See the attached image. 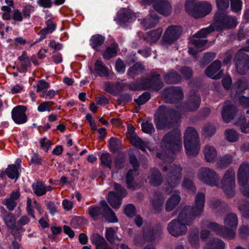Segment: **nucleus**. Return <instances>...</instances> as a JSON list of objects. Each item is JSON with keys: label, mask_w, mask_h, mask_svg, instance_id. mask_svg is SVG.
I'll return each mask as SVG.
<instances>
[{"label": "nucleus", "mask_w": 249, "mask_h": 249, "mask_svg": "<svg viewBox=\"0 0 249 249\" xmlns=\"http://www.w3.org/2000/svg\"><path fill=\"white\" fill-rule=\"evenodd\" d=\"M182 141L179 129L177 128L165 135L161 142V152H158L157 156L163 161V171L169 172L167 175L168 187L166 192L171 193L172 189L179 182L182 178V168L179 165L172 164L174 158L169 156L170 153L176 154L182 149Z\"/></svg>", "instance_id": "1"}, {"label": "nucleus", "mask_w": 249, "mask_h": 249, "mask_svg": "<svg viewBox=\"0 0 249 249\" xmlns=\"http://www.w3.org/2000/svg\"><path fill=\"white\" fill-rule=\"evenodd\" d=\"M216 1L218 12L215 15L213 24L201 29L190 38V45L188 49L190 54L195 56L197 53L205 49L207 40L204 38L210 33L215 30L219 31L233 28L237 25L236 19L227 15L225 12L229 6V0H216Z\"/></svg>", "instance_id": "2"}, {"label": "nucleus", "mask_w": 249, "mask_h": 249, "mask_svg": "<svg viewBox=\"0 0 249 249\" xmlns=\"http://www.w3.org/2000/svg\"><path fill=\"white\" fill-rule=\"evenodd\" d=\"M205 194L198 193L195 197L194 207L185 206L176 220H172L168 225L167 230L172 236L177 237L185 234L187 226H190L194 220L201 215L204 210Z\"/></svg>", "instance_id": "3"}, {"label": "nucleus", "mask_w": 249, "mask_h": 249, "mask_svg": "<svg viewBox=\"0 0 249 249\" xmlns=\"http://www.w3.org/2000/svg\"><path fill=\"white\" fill-rule=\"evenodd\" d=\"M200 97L194 91H191L187 103L176 110L165 106H160L155 115V123L158 129L170 128L174 123V118H178L186 111H193L197 109L200 104Z\"/></svg>", "instance_id": "4"}, {"label": "nucleus", "mask_w": 249, "mask_h": 249, "mask_svg": "<svg viewBox=\"0 0 249 249\" xmlns=\"http://www.w3.org/2000/svg\"><path fill=\"white\" fill-rule=\"evenodd\" d=\"M224 224L225 227L220 226L213 222H205L202 224L201 228L210 229L217 234L225 238H233L235 236L238 225L236 215L233 213L227 214L224 219Z\"/></svg>", "instance_id": "5"}, {"label": "nucleus", "mask_w": 249, "mask_h": 249, "mask_svg": "<svg viewBox=\"0 0 249 249\" xmlns=\"http://www.w3.org/2000/svg\"><path fill=\"white\" fill-rule=\"evenodd\" d=\"M248 83L241 78L231 88V96L234 102L238 100L240 104L245 108H249V89Z\"/></svg>", "instance_id": "6"}, {"label": "nucleus", "mask_w": 249, "mask_h": 249, "mask_svg": "<svg viewBox=\"0 0 249 249\" xmlns=\"http://www.w3.org/2000/svg\"><path fill=\"white\" fill-rule=\"evenodd\" d=\"M184 144L186 153L188 156H195L200 150L199 137L196 129L188 127L184 133Z\"/></svg>", "instance_id": "7"}, {"label": "nucleus", "mask_w": 249, "mask_h": 249, "mask_svg": "<svg viewBox=\"0 0 249 249\" xmlns=\"http://www.w3.org/2000/svg\"><path fill=\"white\" fill-rule=\"evenodd\" d=\"M163 84L158 73H151L150 78L142 79L139 83H132L129 85V89L131 90H145L151 89L158 91L163 87Z\"/></svg>", "instance_id": "8"}, {"label": "nucleus", "mask_w": 249, "mask_h": 249, "mask_svg": "<svg viewBox=\"0 0 249 249\" xmlns=\"http://www.w3.org/2000/svg\"><path fill=\"white\" fill-rule=\"evenodd\" d=\"M212 9L211 3L207 1L196 2L195 0H187L185 3L186 12L196 18L208 15Z\"/></svg>", "instance_id": "9"}, {"label": "nucleus", "mask_w": 249, "mask_h": 249, "mask_svg": "<svg viewBox=\"0 0 249 249\" xmlns=\"http://www.w3.org/2000/svg\"><path fill=\"white\" fill-rule=\"evenodd\" d=\"M216 187L222 189L229 198L235 194V174L232 168L228 169L224 174L221 181L216 182Z\"/></svg>", "instance_id": "10"}, {"label": "nucleus", "mask_w": 249, "mask_h": 249, "mask_svg": "<svg viewBox=\"0 0 249 249\" xmlns=\"http://www.w3.org/2000/svg\"><path fill=\"white\" fill-rule=\"evenodd\" d=\"M182 33V28L179 25H171L165 31L161 44L166 48L175 43Z\"/></svg>", "instance_id": "11"}, {"label": "nucleus", "mask_w": 249, "mask_h": 249, "mask_svg": "<svg viewBox=\"0 0 249 249\" xmlns=\"http://www.w3.org/2000/svg\"><path fill=\"white\" fill-rule=\"evenodd\" d=\"M247 43L248 46L239 50L234 58L236 71L240 74H244L246 71L249 69V57L244 53L249 52V39Z\"/></svg>", "instance_id": "12"}, {"label": "nucleus", "mask_w": 249, "mask_h": 249, "mask_svg": "<svg viewBox=\"0 0 249 249\" xmlns=\"http://www.w3.org/2000/svg\"><path fill=\"white\" fill-rule=\"evenodd\" d=\"M197 178L202 183L210 186H216V182L219 180L218 174L213 169L203 167L198 171Z\"/></svg>", "instance_id": "13"}, {"label": "nucleus", "mask_w": 249, "mask_h": 249, "mask_svg": "<svg viewBox=\"0 0 249 249\" xmlns=\"http://www.w3.org/2000/svg\"><path fill=\"white\" fill-rule=\"evenodd\" d=\"M249 178V162L244 161L242 162L237 172V181L240 190L243 195L249 197V193L246 189Z\"/></svg>", "instance_id": "14"}, {"label": "nucleus", "mask_w": 249, "mask_h": 249, "mask_svg": "<svg viewBox=\"0 0 249 249\" xmlns=\"http://www.w3.org/2000/svg\"><path fill=\"white\" fill-rule=\"evenodd\" d=\"M129 160L130 164L133 166V169H130L126 175V183L128 189L135 190L140 187L138 184L134 181V177L139 175L138 168L139 164L136 157L131 154L129 156Z\"/></svg>", "instance_id": "15"}, {"label": "nucleus", "mask_w": 249, "mask_h": 249, "mask_svg": "<svg viewBox=\"0 0 249 249\" xmlns=\"http://www.w3.org/2000/svg\"><path fill=\"white\" fill-rule=\"evenodd\" d=\"M114 188L117 192H110L108 194L107 201L114 209L119 208L121 204V199L126 195V191L120 184L114 183Z\"/></svg>", "instance_id": "16"}, {"label": "nucleus", "mask_w": 249, "mask_h": 249, "mask_svg": "<svg viewBox=\"0 0 249 249\" xmlns=\"http://www.w3.org/2000/svg\"><path fill=\"white\" fill-rule=\"evenodd\" d=\"M162 96L166 102L175 103L183 99V92L180 87L172 86L165 89L162 91Z\"/></svg>", "instance_id": "17"}, {"label": "nucleus", "mask_w": 249, "mask_h": 249, "mask_svg": "<svg viewBox=\"0 0 249 249\" xmlns=\"http://www.w3.org/2000/svg\"><path fill=\"white\" fill-rule=\"evenodd\" d=\"M91 72L95 76L107 77L113 79L114 74L111 72L108 68L100 60H97L94 64V68H90Z\"/></svg>", "instance_id": "18"}, {"label": "nucleus", "mask_w": 249, "mask_h": 249, "mask_svg": "<svg viewBox=\"0 0 249 249\" xmlns=\"http://www.w3.org/2000/svg\"><path fill=\"white\" fill-rule=\"evenodd\" d=\"M27 108L24 106H17L11 112L12 118L17 124H21L27 122L28 118L26 114Z\"/></svg>", "instance_id": "19"}, {"label": "nucleus", "mask_w": 249, "mask_h": 249, "mask_svg": "<svg viewBox=\"0 0 249 249\" xmlns=\"http://www.w3.org/2000/svg\"><path fill=\"white\" fill-rule=\"evenodd\" d=\"M136 19V15L131 10L127 8H122L118 12L115 19L120 25H124L127 22H131Z\"/></svg>", "instance_id": "20"}, {"label": "nucleus", "mask_w": 249, "mask_h": 249, "mask_svg": "<svg viewBox=\"0 0 249 249\" xmlns=\"http://www.w3.org/2000/svg\"><path fill=\"white\" fill-rule=\"evenodd\" d=\"M236 112V107L231 101L225 102L221 112L222 118L225 122H230L233 118Z\"/></svg>", "instance_id": "21"}, {"label": "nucleus", "mask_w": 249, "mask_h": 249, "mask_svg": "<svg viewBox=\"0 0 249 249\" xmlns=\"http://www.w3.org/2000/svg\"><path fill=\"white\" fill-rule=\"evenodd\" d=\"M154 9L159 14L168 16L172 12V7L167 0H155Z\"/></svg>", "instance_id": "22"}, {"label": "nucleus", "mask_w": 249, "mask_h": 249, "mask_svg": "<svg viewBox=\"0 0 249 249\" xmlns=\"http://www.w3.org/2000/svg\"><path fill=\"white\" fill-rule=\"evenodd\" d=\"M221 67V64L220 61L215 60L213 61L205 70L206 75L212 79H219L222 72V71L218 72Z\"/></svg>", "instance_id": "23"}, {"label": "nucleus", "mask_w": 249, "mask_h": 249, "mask_svg": "<svg viewBox=\"0 0 249 249\" xmlns=\"http://www.w3.org/2000/svg\"><path fill=\"white\" fill-rule=\"evenodd\" d=\"M32 188L34 194L38 196H42L47 192L51 191L53 189L51 186H46L44 182L41 181L34 182Z\"/></svg>", "instance_id": "24"}, {"label": "nucleus", "mask_w": 249, "mask_h": 249, "mask_svg": "<svg viewBox=\"0 0 249 249\" xmlns=\"http://www.w3.org/2000/svg\"><path fill=\"white\" fill-rule=\"evenodd\" d=\"M20 196L19 192L18 190L13 191L9 198L5 199L2 202V204L6 206L10 211H13L17 206V200Z\"/></svg>", "instance_id": "25"}, {"label": "nucleus", "mask_w": 249, "mask_h": 249, "mask_svg": "<svg viewBox=\"0 0 249 249\" xmlns=\"http://www.w3.org/2000/svg\"><path fill=\"white\" fill-rule=\"evenodd\" d=\"M162 232V228L160 226H158L155 229L149 228L148 230H144V238L145 241L152 242L157 238L160 236Z\"/></svg>", "instance_id": "26"}, {"label": "nucleus", "mask_w": 249, "mask_h": 249, "mask_svg": "<svg viewBox=\"0 0 249 249\" xmlns=\"http://www.w3.org/2000/svg\"><path fill=\"white\" fill-rule=\"evenodd\" d=\"M162 32L161 28L152 30L144 35V39L150 44L155 43L160 38Z\"/></svg>", "instance_id": "27"}, {"label": "nucleus", "mask_w": 249, "mask_h": 249, "mask_svg": "<svg viewBox=\"0 0 249 249\" xmlns=\"http://www.w3.org/2000/svg\"><path fill=\"white\" fill-rule=\"evenodd\" d=\"M118 230V227L107 228L106 229V238L111 244L117 245L121 240L117 235Z\"/></svg>", "instance_id": "28"}, {"label": "nucleus", "mask_w": 249, "mask_h": 249, "mask_svg": "<svg viewBox=\"0 0 249 249\" xmlns=\"http://www.w3.org/2000/svg\"><path fill=\"white\" fill-rule=\"evenodd\" d=\"M159 18L154 11H151L148 17L143 19L141 23L145 29L155 27L159 22Z\"/></svg>", "instance_id": "29"}, {"label": "nucleus", "mask_w": 249, "mask_h": 249, "mask_svg": "<svg viewBox=\"0 0 249 249\" xmlns=\"http://www.w3.org/2000/svg\"><path fill=\"white\" fill-rule=\"evenodd\" d=\"M129 139L131 144L135 146L139 147L142 151H145L146 149L148 148L151 151L152 149L149 147V143L147 142L142 141L136 135L133 136H129Z\"/></svg>", "instance_id": "30"}, {"label": "nucleus", "mask_w": 249, "mask_h": 249, "mask_svg": "<svg viewBox=\"0 0 249 249\" xmlns=\"http://www.w3.org/2000/svg\"><path fill=\"white\" fill-rule=\"evenodd\" d=\"M105 37L97 34L92 36L90 39V45L92 48L96 51H100L101 47L104 44Z\"/></svg>", "instance_id": "31"}, {"label": "nucleus", "mask_w": 249, "mask_h": 249, "mask_svg": "<svg viewBox=\"0 0 249 249\" xmlns=\"http://www.w3.org/2000/svg\"><path fill=\"white\" fill-rule=\"evenodd\" d=\"M203 153L205 160L209 162H214L217 155L215 148L208 145L205 147Z\"/></svg>", "instance_id": "32"}, {"label": "nucleus", "mask_w": 249, "mask_h": 249, "mask_svg": "<svg viewBox=\"0 0 249 249\" xmlns=\"http://www.w3.org/2000/svg\"><path fill=\"white\" fill-rule=\"evenodd\" d=\"M149 182L152 185L158 186L162 182V178L160 172L156 169L151 170V173L148 177Z\"/></svg>", "instance_id": "33"}, {"label": "nucleus", "mask_w": 249, "mask_h": 249, "mask_svg": "<svg viewBox=\"0 0 249 249\" xmlns=\"http://www.w3.org/2000/svg\"><path fill=\"white\" fill-rule=\"evenodd\" d=\"M180 197L179 193L172 195L167 201L165 205V210L167 212L173 210L179 203Z\"/></svg>", "instance_id": "34"}, {"label": "nucleus", "mask_w": 249, "mask_h": 249, "mask_svg": "<svg viewBox=\"0 0 249 249\" xmlns=\"http://www.w3.org/2000/svg\"><path fill=\"white\" fill-rule=\"evenodd\" d=\"M101 160V165L109 169L112 168L113 157L111 154L107 152H103L99 157Z\"/></svg>", "instance_id": "35"}, {"label": "nucleus", "mask_w": 249, "mask_h": 249, "mask_svg": "<svg viewBox=\"0 0 249 249\" xmlns=\"http://www.w3.org/2000/svg\"><path fill=\"white\" fill-rule=\"evenodd\" d=\"M2 219L6 226L10 229L15 227L16 224V218L14 214L7 213L5 210H3L2 214Z\"/></svg>", "instance_id": "36"}, {"label": "nucleus", "mask_w": 249, "mask_h": 249, "mask_svg": "<svg viewBox=\"0 0 249 249\" xmlns=\"http://www.w3.org/2000/svg\"><path fill=\"white\" fill-rule=\"evenodd\" d=\"M181 77L177 72L172 70L164 76V80L167 84H176L181 80Z\"/></svg>", "instance_id": "37"}, {"label": "nucleus", "mask_w": 249, "mask_h": 249, "mask_svg": "<svg viewBox=\"0 0 249 249\" xmlns=\"http://www.w3.org/2000/svg\"><path fill=\"white\" fill-rule=\"evenodd\" d=\"M233 157L229 154H227L220 158L216 162L218 168L223 169L229 166L232 161Z\"/></svg>", "instance_id": "38"}, {"label": "nucleus", "mask_w": 249, "mask_h": 249, "mask_svg": "<svg viewBox=\"0 0 249 249\" xmlns=\"http://www.w3.org/2000/svg\"><path fill=\"white\" fill-rule=\"evenodd\" d=\"M19 166L11 164L8 166L5 172L9 178L17 180L19 176Z\"/></svg>", "instance_id": "39"}, {"label": "nucleus", "mask_w": 249, "mask_h": 249, "mask_svg": "<svg viewBox=\"0 0 249 249\" xmlns=\"http://www.w3.org/2000/svg\"><path fill=\"white\" fill-rule=\"evenodd\" d=\"M143 71V65L137 63L131 67L128 71V75L133 78L136 75L142 72Z\"/></svg>", "instance_id": "40"}, {"label": "nucleus", "mask_w": 249, "mask_h": 249, "mask_svg": "<svg viewBox=\"0 0 249 249\" xmlns=\"http://www.w3.org/2000/svg\"><path fill=\"white\" fill-rule=\"evenodd\" d=\"M223 241L219 239H214L206 245L205 249H225Z\"/></svg>", "instance_id": "41"}, {"label": "nucleus", "mask_w": 249, "mask_h": 249, "mask_svg": "<svg viewBox=\"0 0 249 249\" xmlns=\"http://www.w3.org/2000/svg\"><path fill=\"white\" fill-rule=\"evenodd\" d=\"M89 214L94 220L98 219L101 214V209L99 206H91L88 209Z\"/></svg>", "instance_id": "42"}, {"label": "nucleus", "mask_w": 249, "mask_h": 249, "mask_svg": "<svg viewBox=\"0 0 249 249\" xmlns=\"http://www.w3.org/2000/svg\"><path fill=\"white\" fill-rule=\"evenodd\" d=\"M117 45H113L107 47L103 53V57L107 60L116 55L117 53Z\"/></svg>", "instance_id": "43"}, {"label": "nucleus", "mask_w": 249, "mask_h": 249, "mask_svg": "<svg viewBox=\"0 0 249 249\" xmlns=\"http://www.w3.org/2000/svg\"><path fill=\"white\" fill-rule=\"evenodd\" d=\"M246 119L244 116H240L238 120L235 123V125H240L242 132L244 133H249V122L245 124Z\"/></svg>", "instance_id": "44"}, {"label": "nucleus", "mask_w": 249, "mask_h": 249, "mask_svg": "<svg viewBox=\"0 0 249 249\" xmlns=\"http://www.w3.org/2000/svg\"><path fill=\"white\" fill-rule=\"evenodd\" d=\"M46 27L41 31L42 35L45 36L47 34L53 33L56 28V25L53 21L52 19H49L46 21Z\"/></svg>", "instance_id": "45"}, {"label": "nucleus", "mask_w": 249, "mask_h": 249, "mask_svg": "<svg viewBox=\"0 0 249 249\" xmlns=\"http://www.w3.org/2000/svg\"><path fill=\"white\" fill-rule=\"evenodd\" d=\"M54 104L53 101H45L41 103L38 107L37 110L39 112H50L52 109V107Z\"/></svg>", "instance_id": "46"}, {"label": "nucleus", "mask_w": 249, "mask_h": 249, "mask_svg": "<svg viewBox=\"0 0 249 249\" xmlns=\"http://www.w3.org/2000/svg\"><path fill=\"white\" fill-rule=\"evenodd\" d=\"M239 209L244 217L249 218V202L248 201H243L239 206Z\"/></svg>", "instance_id": "47"}, {"label": "nucleus", "mask_w": 249, "mask_h": 249, "mask_svg": "<svg viewBox=\"0 0 249 249\" xmlns=\"http://www.w3.org/2000/svg\"><path fill=\"white\" fill-rule=\"evenodd\" d=\"M50 87V84L44 80H40L38 81L36 88V92L38 93L41 92L43 93Z\"/></svg>", "instance_id": "48"}, {"label": "nucleus", "mask_w": 249, "mask_h": 249, "mask_svg": "<svg viewBox=\"0 0 249 249\" xmlns=\"http://www.w3.org/2000/svg\"><path fill=\"white\" fill-rule=\"evenodd\" d=\"M225 135L226 139L230 142H236L238 138L237 133L233 129H228L225 131Z\"/></svg>", "instance_id": "49"}, {"label": "nucleus", "mask_w": 249, "mask_h": 249, "mask_svg": "<svg viewBox=\"0 0 249 249\" xmlns=\"http://www.w3.org/2000/svg\"><path fill=\"white\" fill-rule=\"evenodd\" d=\"M103 216L108 222L115 223L118 221L114 212L111 209L104 212Z\"/></svg>", "instance_id": "50"}, {"label": "nucleus", "mask_w": 249, "mask_h": 249, "mask_svg": "<svg viewBox=\"0 0 249 249\" xmlns=\"http://www.w3.org/2000/svg\"><path fill=\"white\" fill-rule=\"evenodd\" d=\"M152 202L153 207L157 210H159L164 203V198L160 195L156 194Z\"/></svg>", "instance_id": "51"}, {"label": "nucleus", "mask_w": 249, "mask_h": 249, "mask_svg": "<svg viewBox=\"0 0 249 249\" xmlns=\"http://www.w3.org/2000/svg\"><path fill=\"white\" fill-rule=\"evenodd\" d=\"M151 97V95L148 92H145L141 95L139 96L138 98L135 100V102L138 105H142L145 104L148 101Z\"/></svg>", "instance_id": "52"}, {"label": "nucleus", "mask_w": 249, "mask_h": 249, "mask_svg": "<svg viewBox=\"0 0 249 249\" xmlns=\"http://www.w3.org/2000/svg\"><path fill=\"white\" fill-rule=\"evenodd\" d=\"M120 142L117 138L112 137L109 140V148L112 152L117 151L119 147Z\"/></svg>", "instance_id": "53"}, {"label": "nucleus", "mask_w": 249, "mask_h": 249, "mask_svg": "<svg viewBox=\"0 0 249 249\" xmlns=\"http://www.w3.org/2000/svg\"><path fill=\"white\" fill-rule=\"evenodd\" d=\"M142 128L143 132L151 135L155 132V128L151 123L148 122H144L142 124Z\"/></svg>", "instance_id": "54"}, {"label": "nucleus", "mask_w": 249, "mask_h": 249, "mask_svg": "<svg viewBox=\"0 0 249 249\" xmlns=\"http://www.w3.org/2000/svg\"><path fill=\"white\" fill-rule=\"evenodd\" d=\"M35 10V7L30 4H27L25 5L22 11V13L24 18H30L31 17V14Z\"/></svg>", "instance_id": "55"}, {"label": "nucleus", "mask_w": 249, "mask_h": 249, "mask_svg": "<svg viewBox=\"0 0 249 249\" xmlns=\"http://www.w3.org/2000/svg\"><path fill=\"white\" fill-rule=\"evenodd\" d=\"M189 240L193 246L196 248L198 246L199 236L198 230L196 231V232L194 234L193 232L191 233L189 237Z\"/></svg>", "instance_id": "56"}, {"label": "nucleus", "mask_w": 249, "mask_h": 249, "mask_svg": "<svg viewBox=\"0 0 249 249\" xmlns=\"http://www.w3.org/2000/svg\"><path fill=\"white\" fill-rule=\"evenodd\" d=\"M182 187L195 192L196 189L192 179L185 177L182 183Z\"/></svg>", "instance_id": "57"}, {"label": "nucleus", "mask_w": 249, "mask_h": 249, "mask_svg": "<svg viewBox=\"0 0 249 249\" xmlns=\"http://www.w3.org/2000/svg\"><path fill=\"white\" fill-rule=\"evenodd\" d=\"M41 148L45 152H47L52 144L51 142L46 137L41 138L39 141Z\"/></svg>", "instance_id": "58"}, {"label": "nucleus", "mask_w": 249, "mask_h": 249, "mask_svg": "<svg viewBox=\"0 0 249 249\" xmlns=\"http://www.w3.org/2000/svg\"><path fill=\"white\" fill-rule=\"evenodd\" d=\"M91 239L92 243L96 245L97 249L99 246H101L103 244H104L106 241L103 237L98 234L93 235Z\"/></svg>", "instance_id": "59"}, {"label": "nucleus", "mask_w": 249, "mask_h": 249, "mask_svg": "<svg viewBox=\"0 0 249 249\" xmlns=\"http://www.w3.org/2000/svg\"><path fill=\"white\" fill-rule=\"evenodd\" d=\"M231 5L232 10L238 12L242 8V2L241 0H231Z\"/></svg>", "instance_id": "60"}, {"label": "nucleus", "mask_w": 249, "mask_h": 249, "mask_svg": "<svg viewBox=\"0 0 249 249\" xmlns=\"http://www.w3.org/2000/svg\"><path fill=\"white\" fill-rule=\"evenodd\" d=\"M58 91L53 89H50L45 91L43 93L40 95V96L45 99H52L57 95Z\"/></svg>", "instance_id": "61"}, {"label": "nucleus", "mask_w": 249, "mask_h": 249, "mask_svg": "<svg viewBox=\"0 0 249 249\" xmlns=\"http://www.w3.org/2000/svg\"><path fill=\"white\" fill-rule=\"evenodd\" d=\"M115 69L120 73H124L125 71V64L120 58L117 59L116 62Z\"/></svg>", "instance_id": "62"}, {"label": "nucleus", "mask_w": 249, "mask_h": 249, "mask_svg": "<svg viewBox=\"0 0 249 249\" xmlns=\"http://www.w3.org/2000/svg\"><path fill=\"white\" fill-rule=\"evenodd\" d=\"M62 206L65 211H71L73 209V202L68 199H64L62 202Z\"/></svg>", "instance_id": "63"}, {"label": "nucleus", "mask_w": 249, "mask_h": 249, "mask_svg": "<svg viewBox=\"0 0 249 249\" xmlns=\"http://www.w3.org/2000/svg\"><path fill=\"white\" fill-rule=\"evenodd\" d=\"M124 211L127 216L131 217L135 213V208L133 205L129 204L124 208Z\"/></svg>", "instance_id": "64"}]
</instances>
